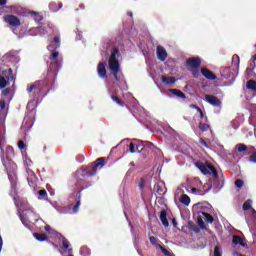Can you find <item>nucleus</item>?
<instances>
[{"mask_svg": "<svg viewBox=\"0 0 256 256\" xmlns=\"http://www.w3.org/2000/svg\"><path fill=\"white\" fill-rule=\"evenodd\" d=\"M105 167V162H92L90 166L84 169H80L76 171V185L81 187L80 191L75 192L73 195L77 197L76 204L72 208V213H79V207H81V191L86 189L87 187L83 186L85 181L89 179V177H93V175H97V169H103Z\"/></svg>", "mask_w": 256, "mask_h": 256, "instance_id": "nucleus-1", "label": "nucleus"}, {"mask_svg": "<svg viewBox=\"0 0 256 256\" xmlns=\"http://www.w3.org/2000/svg\"><path fill=\"white\" fill-rule=\"evenodd\" d=\"M150 151H151V148L145 145L143 142L138 144L135 142H130L126 152H124L121 157H118L116 161L123 159V157H127L129 153L135 154L138 161H143V159H147V157H149Z\"/></svg>", "mask_w": 256, "mask_h": 256, "instance_id": "nucleus-2", "label": "nucleus"}, {"mask_svg": "<svg viewBox=\"0 0 256 256\" xmlns=\"http://www.w3.org/2000/svg\"><path fill=\"white\" fill-rule=\"evenodd\" d=\"M3 165L7 171L8 179L11 183L10 195L13 197L16 207H19L17 203V164L14 161H4Z\"/></svg>", "mask_w": 256, "mask_h": 256, "instance_id": "nucleus-3", "label": "nucleus"}, {"mask_svg": "<svg viewBox=\"0 0 256 256\" xmlns=\"http://www.w3.org/2000/svg\"><path fill=\"white\" fill-rule=\"evenodd\" d=\"M195 167H197L199 169V171L202 172V175H213L215 181H218V185H216V187H218L219 189L223 188V183H225V178L223 177V173L221 172H217V169H215V167H213V165L205 162H195Z\"/></svg>", "mask_w": 256, "mask_h": 256, "instance_id": "nucleus-4", "label": "nucleus"}, {"mask_svg": "<svg viewBox=\"0 0 256 256\" xmlns=\"http://www.w3.org/2000/svg\"><path fill=\"white\" fill-rule=\"evenodd\" d=\"M118 55L119 49L114 48L108 61V69L115 81H119V71H121V65L119 64V60H117Z\"/></svg>", "mask_w": 256, "mask_h": 256, "instance_id": "nucleus-5", "label": "nucleus"}, {"mask_svg": "<svg viewBox=\"0 0 256 256\" xmlns=\"http://www.w3.org/2000/svg\"><path fill=\"white\" fill-rule=\"evenodd\" d=\"M45 87H49L48 78L28 85L26 91L29 95L33 94L34 99H39V97H41V92L44 91Z\"/></svg>", "mask_w": 256, "mask_h": 256, "instance_id": "nucleus-6", "label": "nucleus"}, {"mask_svg": "<svg viewBox=\"0 0 256 256\" xmlns=\"http://www.w3.org/2000/svg\"><path fill=\"white\" fill-rule=\"evenodd\" d=\"M253 151H255V147L247 146L246 144L243 143H238L235 146L232 155L234 159H241V157H249V155H251Z\"/></svg>", "mask_w": 256, "mask_h": 256, "instance_id": "nucleus-7", "label": "nucleus"}, {"mask_svg": "<svg viewBox=\"0 0 256 256\" xmlns=\"http://www.w3.org/2000/svg\"><path fill=\"white\" fill-rule=\"evenodd\" d=\"M253 205V200L248 199L242 206V209L244 211H249L250 209V214L246 213V222L248 227L251 229V225H254L256 223V210L254 208H251Z\"/></svg>", "mask_w": 256, "mask_h": 256, "instance_id": "nucleus-8", "label": "nucleus"}, {"mask_svg": "<svg viewBox=\"0 0 256 256\" xmlns=\"http://www.w3.org/2000/svg\"><path fill=\"white\" fill-rule=\"evenodd\" d=\"M12 83H15V76L13 75V69L9 68L0 72V89L9 87Z\"/></svg>", "mask_w": 256, "mask_h": 256, "instance_id": "nucleus-9", "label": "nucleus"}, {"mask_svg": "<svg viewBox=\"0 0 256 256\" xmlns=\"http://www.w3.org/2000/svg\"><path fill=\"white\" fill-rule=\"evenodd\" d=\"M50 63V73H53L54 77H57L59 69H61V64L59 63V52L53 50L49 57Z\"/></svg>", "mask_w": 256, "mask_h": 256, "instance_id": "nucleus-10", "label": "nucleus"}, {"mask_svg": "<svg viewBox=\"0 0 256 256\" xmlns=\"http://www.w3.org/2000/svg\"><path fill=\"white\" fill-rule=\"evenodd\" d=\"M20 219L25 227H29V223L37 221V214L31 209H26L20 215Z\"/></svg>", "mask_w": 256, "mask_h": 256, "instance_id": "nucleus-11", "label": "nucleus"}, {"mask_svg": "<svg viewBox=\"0 0 256 256\" xmlns=\"http://www.w3.org/2000/svg\"><path fill=\"white\" fill-rule=\"evenodd\" d=\"M35 123V111H31L30 114L26 115L24 117V120L22 122L21 131L24 133V135H27L29 133V130L31 127H33V124Z\"/></svg>", "mask_w": 256, "mask_h": 256, "instance_id": "nucleus-12", "label": "nucleus"}, {"mask_svg": "<svg viewBox=\"0 0 256 256\" xmlns=\"http://www.w3.org/2000/svg\"><path fill=\"white\" fill-rule=\"evenodd\" d=\"M3 21L8 25V27H14L17 29V27H21V19L19 17L13 15V14H5L3 16Z\"/></svg>", "mask_w": 256, "mask_h": 256, "instance_id": "nucleus-13", "label": "nucleus"}, {"mask_svg": "<svg viewBox=\"0 0 256 256\" xmlns=\"http://www.w3.org/2000/svg\"><path fill=\"white\" fill-rule=\"evenodd\" d=\"M198 225L201 229H205V222L206 223H213L214 218L207 212L198 211Z\"/></svg>", "mask_w": 256, "mask_h": 256, "instance_id": "nucleus-14", "label": "nucleus"}, {"mask_svg": "<svg viewBox=\"0 0 256 256\" xmlns=\"http://www.w3.org/2000/svg\"><path fill=\"white\" fill-rule=\"evenodd\" d=\"M186 66L190 69H199L201 67V59L198 57L188 58L186 60Z\"/></svg>", "mask_w": 256, "mask_h": 256, "instance_id": "nucleus-15", "label": "nucleus"}, {"mask_svg": "<svg viewBox=\"0 0 256 256\" xmlns=\"http://www.w3.org/2000/svg\"><path fill=\"white\" fill-rule=\"evenodd\" d=\"M205 101L213 107H221V100L217 96L205 95Z\"/></svg>", "mask_w": 256, "mask_h": 256, "instance_id": "nucleus-16", "label": "nucleus"}, {"mask_svg": "<svg viewBox=\"0 0 256 256\" xmlns=\"http://www.w3.org/2000/svg\"><path fill=\"white\" fill-rule=\"evenodd\" d=\"M106 65V62H100L97 66V73L101 79H105V77H107V68H105Z\"/></svg>", "mask_w": 256, "mask_h": 256, "instance_id": "nucleus-17", "label": "nucleus"}, {"mask_svg": "<svg viewBox=\"0 0 256 256\" xmlns=\"http://www.w3.org/2000/svg\"><path fill=\"white\" fill-rule=\"evenodd\" d=\"M156 55L159 61H165L167 59V50L163 46H157Z\"/></svg>", "mask_w": 256, "mask_h": 256, "instance_id": "nucleus-18", "label": "nucleus"}, {"mask_svg": "<svg viewBox=\"0 0 256 256\" xmlns=\"http://www.w3.org/2000/svg\"><path fill=\"white\" fill-rule=\"evenodd\" d=\"M201 73L203 77H205V79H208V81H215V79H217L215 73H213L211 70L207 68H202Z\"/></svg>", "mask_w": 256, "mask_h": 256, "instance_id": "nucleus-19", "label": "nucleus"}, {"mask_svg": "<svg viewBox=\"0 0 256 256\" xmlns=\"http://www.w3.org/2000/svg\"><path fill=\"white\" fill-rule=\"evenodd\" d=\"M26 172L28 173V184L30 187H35V184L37 183V175H35L33 171L29 170V168H26Z\"/></svg>", "mask_w": 256, "mask_h": 256, "instance_id": "nucleus-20", "label": "nucleus"}, {"mask_svg": "<svg viewBox=\"0 0 256 256\" xmlns=\"http://www.w3.org/2000/svg\"><path fill=\"white\" fill-rule=\"evenodd\" d=\"M45 231L47 233H49V235H54V237H56V239H60L62 241V245H63V239H65V237H63L61 234H59L57 231H55L53 228H51V226L46 225L44 227Z\"/></svg>", "mask_w": 256, "mask_h": 256, "instance_id": "nucleus-21", "label": "nucleus"}, {"mask_svg": "<svg viewBox=\"0 0 256 256\" xmlns=\"http://www.w3.org/2000/svg\"><path fill=\"white\" fill-rule=\"evenodd\" d=\"M15 159V149L11 146L6 147V160L13 161Z\"/></svg>", "mask_w": 256, "mask_h": 256, "instance_id": "nucleus-22", "label": "nucleus"}, {"mask_svg": "<svg viewBox=\"0 0 256 256\" xmlns=\"http://www.w3.org/2000/svg\"><path fill=\"white\" fill-rule=\"evenodd\" d=\"M5 143H6V141H5V126L0 125V149H1V151H3V147H4Z\"/></svg>", "mask_w": 256, "mask_h": 256, "instance_id": "nucleus-23", "label": "nucleus"}, {"mask_svg": "<svg viewBox=\"0 0 256 256\" xmlns=\"http://www.w3.org/2000/svg\"><path fill=\"white\" fill-rule=\"evenodd\" d=\"M169 92L175 97H178L179 99H187V96L185 95V93H183V91L179 89L172 88V89H169Z\"/></svg>", "mask_w": 256, "mask_h": 256, "instance_id": "nucleus-24", "label": "nucleus"}, {"mask_svg": "<svg viewBox=\"0 0 256 256\" xmlns=\"http://www.w3.org/2000/svg\"><path fill=\"white\" fill-rule=\"evenodd\" d=\"M161 81L165 85H174L176 80H175V77L173 76H170V77L161 76Z\"/></svg>", "mask_w": 256, "mask_h": 256, "instance_id": "nucleus-25", "label": "nucleus"}, {"mask_svg": "<svg viewBox=\"0 0 256 256\" xmlns=\"http://www.w3.org/2000/svg\"><path fill=\"white\" fill-rule=\"evenodd\" d=\"M160 221L162 225H164V227H169V221L167 220V212L165 210H163L160 213Z\"/></svg>", "mask_w": 256, "mask_h": 256, "instance_id": "nucleus-26", "label": "nucleus"}, {"mask_svg": "<svg viewBox=\"0 0 256 256\" xmlns=\"http://www.w3.org/2000/svg\"><path fill=\"white\" fill-rule=\"evenodd\" d=\"M180 203H182V205H185L186 207H189V204L191 203V198H189L187 194H183L180 197Z\"/></svg>", "mask_w": 256, "mask_h": 256, "instance_id": "nucleus-27", "label": "nucleus"}, {"mask_svg": "<svg viewBox=\"0 0 256 256\" xmlns=\"http://www.w3.org/2000/svg\"><path fill=\"white\" fill-rule=\"evenodd\" d=\"M33 237L40 242L47 241V235L41 233H34Z\"/></svg>", "mask_w": 256, "mask_h": 256, "instance_id": "nucleus-28", "label": "nucleus"}, {"mask_svg": "<svg viewBox=\"0 0 256 256\" xmlns=\"http://www.w3.org/2000/svg\"><path fill=\"white\" fill-rule=\"evenodd\" d=\"M232 241L234 245H241L242 247H245V242H243V239L239 236H233Z\"/></svg>", "mask_w": 256, "mask_h": 256, "instance_id": "nucleus-29", "label": "nucleus"}, {"mask_svg": "<svg viewBox=\"0 0 256 256\" xmlns=\"http://www.w3.org/2000/svg\"><path fill=\"white\" fill-rule=\"evenodd\" d=\"M247 89L250 91H256V81L255 80H249L246 84Z\"/></svg>", "mask_w": 256, "mask_h": 256, "instance_id": "nucleus-30", "label": "nucleus"}, {"mask_svg": "<svg viewBox=\"0 0 256 256\" xmlns=\"http://www.w3.org/2000/svg\"><path fill=\"white\" fill-rule=\"evenodd\" d=\"M199 129L200 131H202V133H205L206 131H209V129H211V126L207 123L200 122Z\"/></svg>", "mask_w": 256, "mask_h": 256, "instance_id": "nucleus-31", "label": "nucleus"}, {"mask_svg": "<svg viewBox=\"0 0 256 256\" xmlns=\"http://www.w3.org/2000/svg\"><path fill=\"white\" fill-rule=\"evenodd\" d=\"M149 239H150V243L152 245H154V247H156V249H159V247H161L159 240L156 237L151 236Z\"/></svg>", "mask_w": 256, "mask_h": 256, "instance_id": "nucleus-32", "label": "nucleus"}, {"mask_svg": "<svg viewBox=\"0 0 256 256\" xmlns=\"http://www.w3.org/2000/svg\"><path fill=\"white\" fill-rule=\"evenodd\" d=\"M239 63H241V59L239 58V55L234 54L232 56V65H236V67H239Z\"/></svg>", "mask_w": 256, "mask_h": 256, "instance_id": "nucleus-33", "label": "nucleus"}, {"mask_svg": "<svg viewBox=\"0 0 256 256\" xmlns=\"http://www.w3.org/2000/svg\"><path fill=\"white\" fill-rule=\"evenodd\" d=\"M111 99H112V101H114V103H117L119 105V107H123V101L120 100L119 96L113 94L111 96Z\"/></svg>", "mask_w": 256, "mask_h": 256, "instance_id": "nucleus-34", "label": "nucleus"}, {"mask_svg": "<svg viewBox=\"0 0 256 256\" xmlns=\"http://www.w3.org/2000/svg\"><path fill=\"white\" fill-rule=\"evenodd\" d=\"M214 256H223V249L221 246L214 247Z\"/></svg>", "mask_w": 256, "mask_h": 256, "instance_id": "nucleus-35", "label": "nucleus"}, {"mask_svg": "<svg viewBox=\"0 0 256 256\" xmlns=\"http://www.w3.org/2000/svg\"><path fill=\"white\" fill-rule=\"evenodd\" d=\"M54 45H55V49H59L61 47V37L60 36L54 37Z\"/></svg>", "mask_w": 256, "mask_h": 256, "instance_id": "nucleus-36", "label": "nucleus"}, {"mask_svg": "<svg viewBox=\"0 0 256 256\" xmlns=\"http://www.w3.org/2000/svg\"><path fill=\"white\" fill-rule=\"evenodd\" d=\"M191 73L194 79H199V68H192Z\"/></svg>", "mask_w": 256, "mask_h": 256, "instance_id": "nucleus-37", "label": "nucleus"}, {"mask_svg": "<svg viewBox=\"0 0 256 256\" xmlns=\"http://www.w3.org/2000/svg\"><path fill=\"white\" fill-rule=\"evenodd\" d=\"M243 185H245V182H243V180L238 179L235 181V187H237V189H241Z\"/></svg>", "mask_w": 256, "mask_h": 256, "instance_id": "nucleus-38", "label": "nucleus"}, {"mask_svg": "<svg viewBox=\"0 0 256 256\" xmlns=\"http://www.w3.org/2000/svg\"><path fill=\"white\" fill-rule=\"evenodd\" d=\"M38 195H39L38 199H45V197H47V191L46 190H40L38 192Z\"/></svg>", "mask_w": 256, "mask_h": 256, "instance_id": "nucleus-39", "label": "nucleus"}, {"mask_svg": "<svg viewBox=\"0 0 256 256\" xmlns=\"http://www.w3.org/2000/svg\"><path fill=\"white\" fill-rule=\"evenodd\" d=\"M11 93V88L6 87L4 88V90L2 91V96L3 97H7V95H9Z\"/></svg>", "mask_w": 256, "mask_h": 256, "instance_id": "nucleus-40", "label": "nucleus"}, {"mask_svg": "<svg viewBox=\"0 0 256 256\" xmlns=\"http://www.w3.org/2000/svg\"><path fill=\"white\" fill-rule=\"evenodd\" d=\"M159 249L164 253V255L171 256V252L165 249L163 246H159Z\"/></svg>", "mask_w": 256, "mask_h": 256, "instance_id": "nucleus-41", "label": "nucleus"}, {"mask_svg": "<svg viewBox=\"0 0 256 256\" xmlns=\"http://www.w3.org/2000/svg\"><path fill=\"white\" fill-rule=\"evenodd\" d=\"M80 253L83 256H89V250L87 248H81Z\"/></svg>", "mask_w": 256, "mask_h": 256, "instance_id": "nucleus-42", "label": "nucleus"}, {"mask_svg": "<svg viewBox=\"0 0 256 256\" xmlns=\"http://www.w3.org/2000/svg\"><path fill=\"white\" fill-rule=\"evenodd\" d=\"M18 148L23 151V149H25V142H23V140H20L18 142Z\"/></svg>", "mask_w": 256, "mask_h": 256, "instance_id": "nucleus-43", "label": "nucleus"}, {"mask_svg": "<svg viewBox=\"0 0 256 256\" xmlns=\"http://www.w3.org/2000/svg\"><path fill=\"white\" fill-rule=\"evenodd\" d=\"M249 161H256V151L255 150L250 154Z\"/></svg>", "mask_w": 256, "mask_h": 256, "instance_id": "nucleus-44", "label": "nucleus"}, {"mask_svg": "<svg viewBox=\"0 0 256 256\" xmlns=\"http://www.w3.org/2000/svg\"><path fill=\"white\" fill-rule=\"evenodd\" d=\"M197 209H203V204L198 203L193 206V211H197Z\"/></svg>", "mask_w": 256, "mask_h": 256, "instance_id": "nucleus-45", "label": "nucleus"}, {"mask_svg": "<svg viewBox=\"0 0 256 256\" xmlns=\"http://www.w3.org/2000/svg\"><path fill=\"white\" fill-rule=\"evenodd\" d=\"M200 143L203 145V147H206V149L209 148V145L207 144V141H205L203 138H200Z\"/></svg>", "mask_w": 256, "mask_h": 256, "instance_id": "nucleus-46", "label": "nucleus"}, {"mask_svg": "<svg viewBox=\"0 0 256 256\" xmlns=\"http://www.w3.org/2000/svg\"><path fill=\"white\" fill-rule=\"evenodd\" d=\"M197 111H198V113H200V118L205 119V114L203 113V110H201V108L197 107Z\"/></svg>", "mask_w": 256, "mask_h": 256, "instance_id": "nucleus-47", "label": "nucleus"}, {"mask_svg": "<svg viewBox=\"0 0 256 256\" xmlns=\"http://www.w3.org/2000/svg\"><path fill=\"white\" fill-rule=\"evenodd\" d=\"M77 161H85V154H81L77 157Z\"/></svg>", "mask_w": 256, "mask_h": 256, "instance_id": "nucleus-48", "label": "nucleus"}, {"mask_svg": "<svg viewBox=\"0 0 256 256\" xmlns=\"http://www.w3.org/2000/svg\"><path fill=\"white\" fill-rule=\"evenodd\" d=\"M0 109L3 111L5 109V101L0 100Z\"/></svg>", "mask_w": 256, "mask_h": 256, "instance_id": "nucleus-49", "label": "nucleus"}, {"mask_svg": "<svg viewBox=\"0 0 256 256\" xmlns=\"http://www.w3.org/2000/svg\"><path fill=\"white\" fill-rule=\"evenodd\" d=\"M3 5H7V0H0V7H3Z\"/></svg>", "mask_w": 256, "mask_h": 256, "instance_id": "nucleus-50", "label": "nucleus"}, {"mask_svg": "<svg viewBox=\"0 0 256 256\" xmlns=\"http://www.w3.org/2000/svg\"><path fill=\"white\" fill-rule=\"evenodd\" d=\"M96 161H107V158H105V157H100V158H97Z\"/></svg>", "mask_w": 256, "mask_h": 256, "instance_id": "nucleus-51", "label": "nucleus"}, {"mask_svg": "<svg viewBox=\"0 0 256 256\" xmlns=\"http://www.w3.org/2000/svg\"><path fill=\"white\" fill-rule=\"evenodd\" d=\"M191 193H193V195H195V193H197V188H191Z\"/></svg>", "mask_w": 256, "mask_h": 256, "instance_id": "nucleus-52", "label": "nucleus"}, {"mask_svg": "<svg viewBox=\"0 0 256 256\" xmlns=\"http://www.w3.org/2000/svg\"><path fill=\"white\" fill-rule=\"evenodd\" d=\"M127 15L128 17H133V12H128Z\"/></svg>", "mask_w": 256, "mask_h": 256, "instance_id": "nucleus-53", "label": "nucleus"}, {"mask_svg": "<svg viewBox=\"0 0 256 256\" xmlns=\"http://www.w3.org/2000/svg\"><path fill=\"white\" fill-rule=\"evenodd\" d=\"M80 9H85V5H83V4H80Z\"/></svg>", "mask_w": 256, "mask_h": 256, "instance_id": "nucleus-54", "label": "nucleus"}, {"mask_svg": "<svg viewBox=\"0 0 256 256\" xmlns=\"http://www.w3.org/2000/svg\"><path fill=\"white\" fill-rule=\"evenodd\" d=\"M229 77H231V74L226 75L225 79H229Z\"/></svg>", "mask_w": 256, "mask_h": 256, "instance_id": "nucleus-55", "label": "nucleus"}, {"mask_svg": "<svg viewBox=\"0 0 256 256\" xmlns=\"http://www.w3.org/2000/svg\"><path fill=\"white\" fill-rule=\"evenodd\" d=\"M145 184L142 182V183H140V188L141 189H143V186H144Z\"/></svg>", "mask_w": 256, "mask_h": 256, "instance_id": "nucleus-56", "label": "nucleus"}, {"mask_svg": "<svg viewBox=\"0 0 256 256\" xmlns=\"http://www.w3.org/2000/svg\"><path fill=\"white\" fill-rule=\"evenodd\" d=\"M53 247H54L55 249H59V246H58V245L53 244Z\"/></svg>", "mask_w": 256, "mask_h": 256, "instance_id": "nucleus-57", "label": "nucleus"}, {"mask_svg": "<svg viewBox=\"0 0 256 256\" xmlns=\"http://www.w3.org/2000/svg\"><path fill=\"white\" fill-rule=\"evenodd\" d=\"M125 140H122L119 144H118V147H119V145H123V142H124Z\"/></svg>", "mask_w": 256, "mask_h": 256, "instance_id": "nucleus-58", "label": "nucleus"}, {"mask_svg": "<svg viewBox=\"0 0 256 256\" xmlns=\"http://www.w3.org/2000/svg\"><path fill=\"white\" fill-rule=\"evenodd\" d=\"M130 166H131V167H135V163H133V162L130 163Z\"/></svg>", "mask_w": 256, "mask_h": 256, "instance_id": "nucleus-59", "label": "nucleus"}, {"mask_svg": "<svg viewBox=\"0 0 256 256\" xmlns=\"http://www.w3.org/2000/svg\"><path fill=\"white\" fill-rule=\"evenodd\" d=\"M253 60L256 61V54L253 56Z\"/></svg>", "mask_w": 256, "mask_h": 256, "instance_id": "nucleus-60", "label": "nucleus"}, {"mask_svg": "<svg viewBox=\"0 0 256 256\" xmlns=\"http://www.w3.org/2000/svg\"><path fill=\"white\" fill-rule=\"evenodd\" d=\"M13 53H15V52H9V55H13Z\"/></svg>", "mask_w": 256, "mask_h": 256, "instance_id": "nucleus-61", "label": "nucleus"}, {"mask_svg": "<svg viewBox=\"0 0 256 256\" xmlns=\"http://www.w3.org/2000/svg\"><path fill=\"white\" fill-rule=\"evenodd\" d=\"M205 121L207 122V121H209V119L207 117H205Z\"/></svg>", "mask_w": 256, "mask_h": 256, "instance_id": "nucleus-62", "label": "nucleus"}, {"mask_svg": "<svg viewBox=\"0 0 256 256\" xmlns=\"http://www.w3.org/2000/svg\"><path fill=\"white\" fill-rule=\"evenodd\" d=\"M24 165H25V167H27V163H25Z\"/></svg>", "mask_w": 256, "mask_h": 256, "instance_id": "nucleus-63", "label": "nucleus"}, {"mask_svg": "<svg viewBox=\"0 0 256 256\" xmlns=\"http://www.w3.org/2000/svg\"><path fill=\"white\" fill-rule=\"evenodd\" d=\"M173 224L175 225V220H173Z\"/></svg>", "mask_w": 256, "mask_h": 256, "instance_id": "nucleus-64", "label": "nucleus"}]
</instances>
